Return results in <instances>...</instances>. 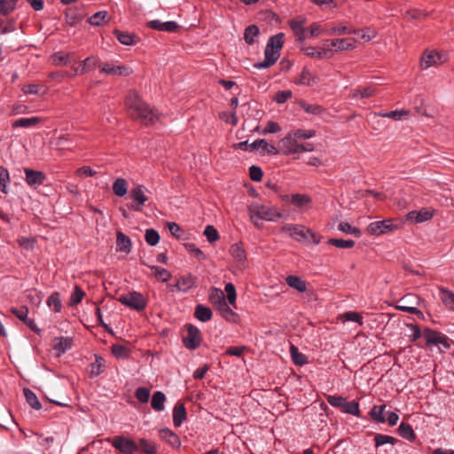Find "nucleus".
<instances>
[{"label":"nucleus","mask_w":454,"mask_h":454,"mask_svg":"<svg viewBox=\"0 0 454 454\" xmlns=\"http://www.w3.org/2000/svg\"><path fill=\"white\" fill-rule=\"evenodd\" d=\"M342 412L350 414L356 417H360L359 403L356 401L347 402L341 409Z\"/></svg>","instance_id":"nucleus-47"},{"label":"nucleus","mask_w":454,"mask_h":454,"mask_svg":"<svg viewBox=\"0 0 454 454\" xmlns=\"http://www.w3.org/2000/svg\"><path fill=\"white\" fill-rule=\"evenodd\" d=\"M186 419V410L184 403L178 402L173 409V423L176 427H179Z\"/></svg>","instance_id":"nucleus-25"},{"label":"nucleus","mask_w":454,"mask_h":454,"mask_svg":"<svg viewBox=\"0 0 454 454\" xmlns=\"http://www.w3.org/2000/svg\"><path fill=\"white\" fill-rule=\"evenodd\" d=\"M281 231H289L291 237L297 241H303V239H307L306 234L308 232V228L302 225H285L281 228Z\"/></svg>","instance_id":"nucleus-17"},{"label":"nucleus","mask_w":454,"mask_h":454,"mask_svg":"<svg viewBox=\"0 0 454 454\" xmlns=\"http://www.w3.org/2000/svg\"><path fill=\"white\" fill-rule=\"evenodd\" d=\"M231 256L239 264V267L244 268L247 264V254L246 251L240 244H233L230 248Z\"/></svg>","instance_id":"nucleus-23"},{"label":"nucleus","mask_w":454,"mask_h":454,"mask_svg":"<svg viewBox=\"0 0 454 454\" xmlns=\"http://www.w3.org/2000/svg\"><path fill=\"white\" fill-rule=\"evenodd\" d=\"M301 50L305 55L319 59H331L333 55V51L329 43H326V40L318 50L313 46L302 47Z\"/></svg>","instance_id":"nucleus-11"},{"label":"nucleus","mask_w":454,"mask_h":454,"mask_svg":"<svg viewBox=\"0 0 454 454\" xmlns=\"http://www.w3.org/2000/svg\"><path fill=\"white\" fill-rule=\"evenodd\" d=\"M446 59H442V55L435 51L425 52L421 59L422 68H428L432 66L437 65L445 61Z\"/></svg>","instance_id":"nucleus-18"},{"label":"nucleus","mask_w":454,"mask_h":454,"mask_svg":"<svg viewBox=\"0 0 454 454\" xmlns=\"http://www.w3.org/2000/svg\"><path fill=\"white\" fill-rule=\"evenodd\" d=\"M105 367H106L105 359L102 356L96 355L95 361L93 363H91L90 365V372H89L90 377L95 378V377L100 375L104 372Z\"/></svg>","instance_id":"nucleus-26"},{"label":"nucleus","mask_w":454,"mask_h":454,"mask_svg":"<svg viewBox=\"0 0 454 454\" xmlns=\"http://www.w3.org/2000/svg\"><path fill=\"white\" fill-rule=\"evenodd\" d=\"M84 295L85 293L82 290V288H80L78 286H75L69 300V305L75 306L79 304L82 301Z\"/></svg>","instance_id":"nucleus-55"},{"label":"nucleus","mask_w":454,"mask_h":454,"mask_svg":"<svg viewBox=\"0 0 454 454\" xmlns=\"http://www.w3.org/2000/svg\"><path fill=\"white\" fill-rule=\"evenodd\" d=\"M375 447L379 448L384 444L395 445L398 442V439L382 434H376L374 436Z\"/></svg>","instance_id":"nucleus-42"},{"label":"nucleus","mask_w":454,"mask_h":454,"mask_svg":"<svg viewBox=\"0 0 454 454\" xmlns=\"http://www.w3.org/2000/svg\"><path fill=\"white\" fill-rule=\"evenodd\" d=\"M278 153L284 155L299 153V143L292 131L288 132L278 143Z\"/></svg>","instance_id":"nucleus-10"},{"label":"nucleus","mask_w":454,"mask_h":454,"mask_svg":"<svg viewBox=\"0 0 454 454\" xmlns=\"http://www.w3.org/2000/svg\"><path fill=\"white\" fill-rule=\"evenodd\" d=\"M113 192L118 197H123L128 192V182L124 178H117L113 184Z\"/></svg>","instance_id":"nucleus-36"},{"label":"nucleus","mask_w":454,"mask_h":454,"mask_svg":"<svg viewBox=\"0 0 454 454\" xmlns=\"http://www.w3.org/2000/svg\"><path fill=\"white\" fill-rule=\"evenodd\" d=\"M148 192L149 191L143 184H137L133 187L129 192V197L132 200L130 208L135 211H141L145 202L148 200Z\"/></svg>","instance_id":"nucleus-8"},{"label":"nucleus","mask_w":454,"mask_h":454,"mask_svg":"<svg viewBox=\"0 0 454 454\" xmlns=\"http://www.w3.org/2000/svg\"><path fill=\"white\" fill-rule=\"evenodd\" d=\"M18 0H0V12L8 15L16 7Z\"/></svg>","instance_id":"nucleus-50"},{"label":"nucleus","mask_w":454,"mask_h":454,"mask_svg":"<svg viewBox=\"0 0 454 454\" xmlns=\"http://www.w3.org/2000/svg\"><path fill=\"white\" fill-rule=\"evenodd\" d=\"M24 395L27 403L35 410H40L42 408L41 403L39 402L36 395L29 388L23 389Z\"/></svg>","instance_id":"nucleus-43"},{"label":"nucleus","mask_w":454,"mask_h":454,"mask_svg":"<svg viewBox=\"0 0 454 454\" xmlns=\"http://www.w3.org/2000/svg\"><path fill=\"white\" fill-rule=\"evenodd\" d=\"M145 239L149 246H156L160 241V235L154 229H147Z\"/></svg>","instance_id":"nucleus-54"},{"label":"nucleus","mask_w":454,"mask_h":454,"mask_svg":"<svg viewBox=\"0 0 454 454\" xmlns=\"http://www.w3.org/2000/svg\"><path fill=\"white\" fill-rule=\"evenodd\" d=\"M397 432L401 437L411 442L416 439V434L412 427L408 423L402 422L398 427Z\"/></svg>","instance_id":"nucleus-30"},{"label":"nucleus","mask_w":454,"mask_h":454,"mask_svg":"<svg viewBox=\"0 0 454 454\" xmlns=\"http://www.w3.org/2000/svg\"><path fill=\"white\" fill-rule=\"evenodd\" d=\"M386 409V405H374L371 411L370 416L372 419L378 423H384L386 422V417L384 416V411Z\"/></svg>","instance_id":"nucleus-40"},{"label":"nucleus","mask_w":454,"mask_h":454,"mask_svg":"<svg viewBox=\"0 0 454 454\" xmlns=\"http://www.w3.org/2000/svg\"><path fill=\"white\" fill-rule=\"evenodd\" d=\"M159 435L161 440L165 441L172 447L178 448L181 445L178 435L168 428L159 430Z\"/></svg>","instance_id":"nucleus-24"},{"label":"nucleus","mask_w":454,"mask_h":454,"mask_svg":"<svg viewBox=\"0 0 454 454\" xmlns=\"http://www.w3.org/2000/svg\"><path fill=\"white\" fill-rule=\"evenodd\" d=\"M290 355L292 361L295 365L301 366L308 363L306 356L301 353L298 348L294 345H291L290 347Z\"/></svg>","instance_id":"nucleus-38"},{"label":"nucleus","mask_w":454,"mask_h":454,"mask_svg":"<svg viewBox=\"0 0 454 454\" xmlns=\"http://www.w3.org/2000/svg\"><path fill=\"white\" fill-rule=\"evenodd\" d=\"M112 353L117 358H128L130 355V350L124 345L114 344L111 347Z\"/></svg>","instance_id":"nucleus-44"},{"label":"nucleus","mask_w":454,"mask_h":454,"mask_svg":"<svg viewBox=\"0 0 454 454\" xmlns=\"http://www.w3.org/2000/svg\"><path fill=\"white\" fill-rule=\"evenodd\" d=\"M47 305L49 307H53V310L57 313L60 312L62 308V303L60 301V296L58 292L52 293L47 299Z\"/></svg>","instance_id":"nucleus-46"},{"label":"nucleus","mask_w":454,"mask_h":454,"mask_svg":"<svg viewBox=\"0 0 454 454\" xmlns=\"http://www.w3.org/2000/svg\"><path fill=\"white\" fill-rule=\"evenodd\" d=\"M377 115L399 121L403 117L410 115V111L395 110V111H390V112H386V113H379V114H377Z\"/></svg>","instance_id":"nucleus-48"},{"label":"nucleus","mask_w":454,"mask_h":454,"mask_svg":"<svg viewBox=\"0 0 454 454\" xmlns=\"http://www.w3.org/2000/svg\"><path fill=\"white\" fill-rule=\"evenodd\" d=\"M433 217V213L427 208H422L419 211L413 210L407 214L406 218L416 223H423L430 220Z\"/></svg>","instance_id":"nucleus-19"},{"label":"nucleus","mask_w":454,"mask_h":454,"mask_svg":"<svg viewBox=\"0 0 454 454\" xmlns=\"http://www.w3.org/2000/svg\"><path fill=\"white\" fill-rule=\"evenodd\" d=\"M377 94V90L372 86L366 87H358L351 90L350 98L352 99H359V98H368L375 96Z\"/></svg>","instance_id":"nucleus-22"},{"label":"nucleus","mask_w":454,"mask_h":454,"mask_svg":"<svg viewBox=\"0 0 454 454\" xmlns=\"http://www.w3.org/2000/svg\"><path fill=\"white\" fill-rule=\"evenodd\" d=\"M10 183V175L7 168L0 166V186L4 193H7V186Z\"/></svg>","instance_id":"nucleus-52"},{"label":"nucleus","mask_w":454,"mask_h":454,"mask_svg":"<svg viewBox=\"0 0 454 454\" xmlns=\"http://www.w3.org/2000/svg\"><path fill=\"white\" fill-rule=\"evenodd\" d=\"M126 106L130 117L144 125L153 124L159 119L157 111L145 103L136 91L128 93Z\"/></svg>","instance_id":"nucleus-1"},{"label":"nucleus","mask_w":454,"mask_h":454,"mask_svg":"<svg viewBox=\"0 0 454 454\" xmlns=\"http://www.w3.org/2000/svg\"><path fill=\"white\" fill-rule=\"evenodd\" d=\"M440 298L449 309L454 310V293L445 287H439Z\"/></svg>","instance_id":"nucleus-32"},{"label":"nucleus","mask_w":454,"mask_h":454,"mask_svg":"<svg viewBox=\"0 0 454 454\" xmlns=\"http://www.w3.org/2000/svg\"><path fill=\"white\" fill-rule=\"evenodd\" d=\"M107 441L111 442L112 446L122 454H135L138 450L136 442L123 435H118Z\"/></svg>","instance_id":"nucleus-7"},{"label":"nucleus","mask_w":454,"mask_h":454,"mask_svg":"<svg viewBox=\"0 0 454 454\" xmlns=\"http://www.w3.org/2000/svg\"><path fill=\"white\" fill-rule=\"evenodd\" d=\"M194 316L201 322H207L212 318L213 313L210 308L199 304L195 307Z\"/></svg>","instance_id":"nucleus-34"},{"label":"nucleus","mask_w":454,"mask_h":454,"mask_svg":"<svg viewBox=\"0 0 454 454\" xmlns=\"http://www.w3.org/2000/svg\"><path fill=\"white\" fill-rule=\"evenodd\" d=\"M238 147L244 151H254L258 150L262 154L277 155L278 150L273 145L269 144L264 139H257L251 144L247 141L240 142L238 144Z\"/></svg>","instance_id":"nucleus-4"},{"label":"nucleus","mask_w":454,"mask_h":454,"mask_svg":"<svg viewBox=\"0 0 454 454\" xmlns=\"http://www.w3.org/2000/svg\"><path fill=\"white\" fill-rule=\"evenodd\" d=\"M73 345V339L71 337H56L52 340L51 347L58 352V356L64 354L67 350L70 349Z\"/></svg>","instance_id":"nucleus-16"},{"label":"nucleus","mask_w":454,"mask_h":454,"mask_svg":"<svg viewBox=\"0 0 454 454\" xmlns=\"http://www.w3.org/2000/svg\"><path fill=\"white\" fill-rule=\"evenodd\" d=\"M286 283L292 288L303 293L307 290V284L300 277L289 275L286 278Z\"/></svg>","instance_id":"nucleus-31"},{"label":"nucleus","mask_w":454,"mask_h":454,"mask_svg":"<svg viewBox=\"0 0 454 454\" xmlns=\"http://www.w3.org/2000/svg\"><path fill=\"white\" fill-rule=\"evenodd\" d=\"M291 201L293 204L301 207L309 204L311 200L308 195L296 193L292 195Z\"/></svg>","instance_id":"nucleus-61"},{"label":"nucleus","mask_w":454,"mask_h":454,"mask_svg":"<svg viewBox=\"0 0 454 454\" xmlns=\"http://www.w3.org/2000/svg\"><path fill=\"white\" fill-rule=\"evenodd\" d=\"M150 269L153 270V276L161 282H168L172 278L171 272L164 268L152 265Z\"/></svg>","instance_id":"nucleus-41"},{"label":"nucleus","mask_w":454,"mask_h":454,"mask_svg":"<svg viewBox=\"0 0 454 454\" xmlns=\"http://www.w3.org/2000/svg\"><path fill=\"white\" fill-rule=\"evenodd\" d=\"M135 396L140 403H145L149 400L150 390L147 387H140L136 389Z\"/></svg>","instance_id":"nucleus-60"},{"label":"nucleus","mask_w":454,"mask_h":454,"mask_svg":"<svg viewBox=\"0 0 454 454\" xmlns=\"http://www.w3.org/2000/svg\"><path fill=\"white\" fill-rule=\"evenodd\" d=\"M148 27L158 31L175 32L178 28V24L176 21L161 22L159 20H153L148 23Z\"/></svg>","instance_id":"nucleus-20"},{"label":"nucleus","mask_w":454,"mask_h":454,"mask_svg":"<svg viewBox=\"0 0 454 454\" xmlns=\"http://www.w3.org/2000/svg\"><path fill=\"white\" fill-rule=\"evenodd\" d=\"M423 337L426 340V345L427 347L437 346L441 348V346L444 349H449L450 345L449 343V339L443 333L432 330L429 327H426L423 330Z\"/></svg>","instance_id":"nucleus-6"},{"label":"nucleus","mask_w":454,"mask_h":454,"mask_svg":"<svg viewBox=\"0 0 454 454\" xmlns=\"http://www.w3.org/2000/svg\"><path fill=\"white\" fill-rule=\"evenodd\" d=\"M342 321H352L356 322L360 325H363V317L362 316L355 311H347L340 316Z\"/></svg>","instance_id":"nucleus-59"},{"label":"nucleus","mask_w":454,"mask_h":454,"mask_svg":"<svg viewBox=\"0 0 454 454\" xmlns=\"http://www.w3.org/2000/svg\"><path fill=\"white\" fill-rule=\"evenodd\" d=\"M186 336L183 337L184 346L190 350L198 348L202 341L201 333L198 327L193 325H186Z\"/></svg>","instance_id":"nucleus-9"},{"label":"nucleus","mask_w":454,"mask_h":454,"mask_svg":"<svg viewBox=\"0 0 454 454\" xmlns=\"http://www.w3.org/2000/svg\"><path fill=\"white\" fill-rule=\"evenodd\" d=\"M328 243L338 248H351L355 246V241L352 239H330Z\"/></svg>","instance_id":"nucleus-51"},{"label":"nucleus","mask_w":454,"mask_h":454,"mask_svg":"<svg viewBox=\"0 0 454 454\" xmlns=\"http://www.w3.org/2000/svg\"><path fill=\"white\" fill-rule=\"evenodd\" d=\"M292 133L295 137L299 139H309L312 138L316 136V131L313 129H298L295 130H292Z\"/></svg>","instance_id":"nucleus-57"},{"label":"nucleus","mask_w":454,"mask_h":454,"mask_svg":"<svg viewBox=\"0 0 454 454\" xmlns=\"http://www.w3.org/2000/svg\"><path fill=\"white\" fill-rule=\"evenodd\" d=\"M326 43H329L330 47H336V51L352 50L355 48V44L346 38L326 40Z\"/></svg>","instance_id":"nucleus-29"},{"label":"nucleus","mask_w":454,"mask_h":454,"mask_svg":"<svg viewBox=\"0 0 454 454\" xmlns=\"http://www.w3.org/2000/svg\"><path fill=\"white\" fill-rule=\"evenodd\" d=\"M248 214L253 223L260 228L258 220L275 222L278 218L283 217V215L274 207L267 205L254 204L248 207Z\"/></svg>","instance_id":"nucleus-3"},{"label":"nucleus","mask_w":454,"mask_h":454,"mask_svg":"<svg viewBox=\"0 0 454 454\" xmlns=\"http://www.w3.org/2000/svg\"><path fill=\"white\" fill-rule=\"evenodd\" d=\"M210 301L218 307L225 300L223 292L219 288H212L209 294Z\"/></svg>","instance_id":"nucleus-49"},{"label":"nucleus","mask_w":454,"mask_h":454,"mask_svg":"<svg viewBox=\"0 0 454 454\" xmlns=\"http://www.w3.org/2000/svg\"><path fill=\"white\" fill-rule=\"evenodd\" d=\"M204 235L209 243H213L219 239L218 231L213 225H207L205 228Z\"/></svg>","instance_id":"nucleus-63"},{"label":"nucleus","mask_w":454,"mask_h":454,"mask_svg":"<svg viewBox=\"0 0 454 454\" xmlns=\"http://www.w3.org/2000/svg\"><path fill=\"white\" fill-rule=\"evenodd\" d=\"M284 44V34L278 33L270 37L264 51V60L254 64L257 69L268 68L274 65L280 56Z\"/></svg>","instance_id":"nucleus-2"},{"label":"nucleus","mask_w":454,"mask_h":454,"mask_svg":"<svg viewBox=\"0 0 454 454\" xmlns=\"http://www.w3.org/2000/svg\"><path fill=\"white\" fill-rule=\"evenodd\" d=\"M107 17H108V13L106 11H100V12L94 13L92 16H90L88 19V22L91 26L98 27L105 23H107V21H108Z\"/></svg>","instance_id":"nucleus-39"},{"label":"nucleus","mask_w":454,"mask_h":454,"mask_svg":"<svg viewBox=\"0 0 454 454\" xmlns=\"http://www.w3.org/2000/svg\"><path fill=\"white\" fill-rule=\"evenodd\" d=\"M116 245L117 250L120 252H123L129 254L131 250V240L121 231H117L116 234Z\"/></svg>","instance_id":"nucleus-28"},{"label":"nucleus","mask_w":454,"mask_h":454,"mask_svg":"<svg viewBox=\"0 0 454 454\" xmlns=\"http://www.w3.org/2000/svg\"><path fill=\"white\" fill-rule=\"evenodd\" d=\"M195 283L196 277L192 274H187L178 278L174 286L179 291L187 292L195 286Z\"/></svg>","instance_id":"nucleus-21"},{"label":"nucleus","mask_w":454,"mask_h":454,"mask_svg":"<svg viewBox=\"0 0 454 454\" xmlns=\"http://www.w3.org/2000/svg\"><path fill=\"white\" fill-rule=\"evenodd\" d=\"M42 121L40 117L20 118L14 121L12 124V128H31L35 127Z\"/></svg>","instance_id":"nucleus-33"},{"label":"nucleus","mask_w":454,"mask_h":454,"mask_svg":"<svg viewBox=\"0 0 454 454\" xmlns=\"http://www.w3.org/2000/svg\"><path fill=\"white\" fill-rule=\"evenodd\" d=\"M139 444L145 454H156L157 447L153 442H150L145 438L139 439Z\"/></svg>","instance_id":"nucleus-53"},{"label":"nucleus","mask_w":454,"mask_h":454,"mask_svg":"<svg viewBox=\"0 0 454 454\" xmlns=\"http://www.w3.org/2000/svg\"><path fill=\"white\" fill-rule=\"evenodd\" d=\"M118 301L121 304L137 311L144 310L147 305V301L144 295L136 291L121 295L118 298Z\"/></svg>","instance_id":"nucleus-5"},{"label":"nucleus","mask_w":454,"mask_h":454,"mask_svg":"<svg viewBox=\"0 0 454 454\" xmlns=\"http://www.w3.org/2000/svg\"><path fill=\"white\" fill-rule=\"evenodd\" d=\"M317 82V77L314 75L307 67H304L300 74L299 80L295 82V83L304 86H312Z\"/></svg>","instance_id":"nucleus-27"},{"label":"nucleus","mask_w":454,"mask_h":454,"mask_svg":"<svg viewBox=\"0 0 454 454\" xmlns=\"http://www.w3.org/2000/svg\"><path fill=\"white\" fill-rule=\"evenodd\" d=\"M114 34L121 44L133 45L135 43V36L131 33L114 29Z\"/></svg>","instance_id":"nucleus-37"},{"label":"nucleus","mask_w":454,"mask_h":454,"mask_svg":"<svg viewBox=\"0 0 454 454\" xmlns=\"http://www.w3.org/2000/svg\"><path fill=\"white\" fill-rule=\"evenodd\" d=\"M395 228H396V225L393 224V221L391 219H387L371 223L367 227V231L372 235L378 236L389 232Z\"/></svg>","instance_id":"nucleus-12"},{"label":"nucleus","mask_w":454,"mask_h":454,"mask_svg":"<svg viewBox=\"0 0 454 454\" xmlns=\"http://www.w3.org/2000/svg\"><path fill=\"white\" fill-rule=\"evenodd\" d=\"M325 398L328 403L333 407L342 409L344 404H346V398L340 395H327Z\"/></svg>","instance_id":"nucleus-56"},{"label":"nucleus","mask_w":454,"mask_h":454,"mask_svg":"<svg viewBox=\"0 0 454 454\" xmlns=\"http://www.w3.org/2000/svg\"><path fill=\"white\" fill-rule=\"evenodd\" d=\"M225 292L227 293V299L230 304L233 305L236 302V289L232 283H228L224 287Z\"/></svg>","instance_id":"nucleus-64"},{"label":"nucleus","mask_w":454,"mask_h":454,"mask_svg":"<svg viewBox=\"0 0 454 454\" xmlns=\"http://www.w3.org/2000/svg\"><path fill=\"white\" fill-rule=\"evenodd\" d=\"M326 33L330 35H345V34H356V31L348 29L347 26H337V27H331L329 30H327Z\"/></svg>","instance_id":"nucleus-62"},{"label":"nucleus","mask_w":454,"mask_h":454,"mask_svg":"<svg viewBox=\"0 0 454 454\" xmlns=\"http://www.w3.org/2000/svg\"><path fill=\"white\" fill-rule=\"evenodd\" d=\"M301 108L308 114L319 115L324 113V108L318 105H309L305 102L301 103Z\"/></svg>","instance_id":"nucleus-58"},{"label":"nucleus","mask_w":454,"mask_h":454,"mask_svg":"<svg viewBox=\"0 0 454 454\" xmlns=\"http://www.w3.org/2000/svg\"><path fill=\"white\" fill-rule=\"evenodd\" d=\"M11 312L24 322L34 333L40 334L41 330L37 327L35 320L27 317L28 309L27 307L12 308Z\"/></svg>","instance_id":"nucleus-13"},{"label":"nucleus","mask_w":454,"mask_h":454,"mask_svg":"<svg viewBox=\"0 0 454 454\" xmlns=\"http://www.w3.org/2000/svg\"><path fill=\"white\" fill-rule=\"evenodd\" d=\"M166 401V395L161 391H156L153 393L151 400V406L156 411H161L164 410V403Z\"/></svg>","instance_id":"nucleus-35"},{"label":"nucleus","mask_w":454,"mask_h":454,"mask_svg":"<svg viewBox=\"0 0 454 454\" xmlns=\"http://www.w3.org/2000/svg\"><path fill=\"white\" fill-rule=\"evenodd\" d=\"M24 173L26 176L25 181L31 187L42 185L46 180V176L43 171L25 168Z\"/></svg>","instance_id":"nucleus-14"},{"label":"nucleus","mask_w":454,"mask_h":454,"mask_svg":"<svg viewBox=\"0 0 454 454\" xmlns=\"http://www.w3.org/2000/svg\"><path fill=\"white\" fill-rule=\"evenodd\" d=\"M259 35V28L255 25H250L245 29L244 40L248 44L254 43V37Z\"/></svg>","instance_id":"nucleus-45"},{"label":"nucleus","mask_w":454,"mask_h":454,"mask_svg":"<svg viewBox=\"0 0 454 454\" xmlns=\"http://www.w3.org/2000/svg\"><path fill=\"white\" fill-rule=\"evenodd\" d=\"M75 59L74 51L65 53L64 51H57L51 55V60L54 66H67Z\"/></svg>","instance_id":"nucleus-15"}]
</instances>
